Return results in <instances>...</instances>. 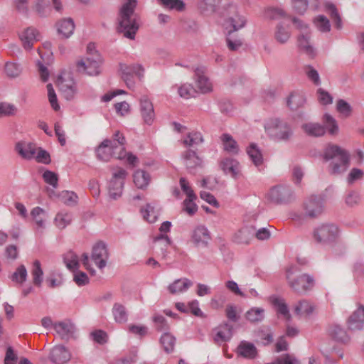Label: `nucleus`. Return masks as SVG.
<instances>
[{
	"label": "nucleus",
	"instance_id": "f257e3e1",
	"mask_svg": "<svg viewBox=\"0 0 364 364\" xmlns=\"http://www.w3.org/2000/svg\"><path fill=\"white\" fill-rule=\"evenodd\" d=\"M124 144V136L119 132H116L112 140L105 139L97 147L95 152L97 159L102 161H108L114 157L118 159H126V161L132 166H136L139 163L138 158L132 153L126 152Z\"/></svg>",
	"mask_w": 364,
	"mask_h": 364
},
{
	"label": "nucleus",
	"instance_id": "f03ea898",
	"mask_svg": "<svg viewBox=\"0 0 364 364\" xmlns=\"http://www.w3.org/2000/svg\"><path fill=\"white\" fill-rule=\"evenodd\" d=\"M323 159L328 163V171L332 175H340L350 166L349 152L336 144H328L323 151Z\"/></svg>",
	"mask_w": 364,
	"mask_h": 364
},
{
	"label": "nucleus",
	"instance_id": "7ed1b4c3",
	"mask_svg": "<svg viewBox=\"0 0 364 364\" xmlns=\"http://www.w3.org/2000/svg\"><path fill=\"white\" fill-rule=\"evenodd\" d=\"M136 5V0H127L122 5L119 12L117 31L122 33L125 38L131 40L134 39L139 28L137 16L134 14Z\"/></svg>",
	"mask_w": 364,
	"mask_h": 364
},
{
	"label": "nucleus",
	"instance_id": "20e7f679",
	"mask_svg": "<svg viewBox=\"0 0 364 364\" xmlns=\"http://www.w3.org/2000/svg\"><path fill=\"white\" fill-rule=\"evenodd\" d=\"M297 265H290L286 269V279L291 290L297 294H305L313 289L314 277L308 274H299Z\"/></svg>",
	"mask_w": 364,
	"mask_h": 364
},
{
	"label": "nucleus",
	"instance_id": "39448f33",
	"mask_svg": "<svg viewBox=\"0 0 364 364\" xmlns=\"http://www.w3.org/2000/svg\"><path fill=\"white\" fill-rule=\"evenodd\" d=\"M265 132L276 140L287 141L292 135V130L287 122L279 119H270L264 125Z\"/></svg>",
	"mask_w": 364,
	"mask_h": 364
},
{
	"label": "nucleus",
	"instance_id": "423d86ee",
	"mask_svg": "<svg viewBox=\"0 0 364 364\" xmlns=\"http://www.w3.org/2000/svg\"><path fill=\"white\" fill-rule=\"evenodd\" d=\"M102 59L99 53H92L90 56H84L75 63L76 70L82 74L95 76L100 73Z\"/></svg>",
	"mask_w": 364,
	"mask_h": 364
},
{
	"label": "nucleus",
	"instance_id": "0eeeda50",
	"mask_svg": "<svg viewBox=\"0 0 364 364\" xmlns=\"http://www.w3.org/2000/svg\"><path fill=\"white\" fill-rule=\"evenodd\" d=\"M292 22L295 28L300 31L297 37L299 48L309 56L314 57L316 50L311 41V33L308 25L296 18H293Z\"/></svg>",
	"mask_w": 364,
	"mask_h": 364
},
{
	"label": "nucleus",
	"instance_id": "6e6552de",
	"mask_svg": "<svg viewBox=\"0 0 364 364\" xmlns=\"http://www.w3.org/2000/svg\"><path fill=\"white\" fill-rule=\"evenodd\" d=\"M119 70L121 72L122 78L129 88H132L134 85L133 80L134 76L137 77L139 80H141L144 77V69L139 64L128 65L126 63H120Z\"/></svg>",
	"mask_w": 364,
	"mask_h": 364
},
{
	"label": "nucleus",
	"instance_id": "1a4fd4ad",
	"mask_svg": "<svg viewBox=\"0 0 364 364\" xmlns=\"http://www.w3.org/2000/svg\"><path fill=\"white\" fill-rule=\"evenodd\" d=\"M127 176V172L124 168H118L113 171L108 186L109 194L111 198L116 199L122 195Z\"/></svg>",
	"mask_w": 364,
	"mask_h": 364
},
{
	"label": "nucleus",
	"instance_id": "9d476101",
	"mask_svg": "<svg viewBox=\"0 0 364 364\" xmlns=\"http://www.w3.org/2000/svg\"><path fill=\"white\" fill-rule=\"evenodd\" d=\"M339 235L338 228L333 224H323L314 232V238L320 242L331 243L336 242Z\"/></svg>",
	"mask_w": 364,
	"mask_h": 364
},
{
	"label": "nucleus",
	"instance_id": "9b49d317",
	"mask_svg": "<svg viewBox=\"0 0 364 364\" xmlns=\"http://www.w3.org/2000/svg\"><path fill=\"white\" fill-rule=\"evenodd\" d=\"M109 254L105 243L97 242L92 247L91 259L97 267L103 269L107 265Z\"/></svg>",
	"mask_w": 364,
	"mask_h": 364
},
{
	"label": "nucleus",
	"instance_id": "f8f14e48",
	"mask_svg": "<svg viewBox=\"0 0 364 364\" xmlns=\"http://www.w3.org/2000/svg\"><path fill=\"white\" fill-rule=\"evenodd\" d=\"M304 209L305 215L314 218L322 213L323 211V199L317 196H311L304 203Z\"/></svg>",
	"mask_w": 364,
	"mask_h": 364
},
{
	"label": "nucleus",
	"instance_id": "ddd939ff",
	"mask_svg": "<svg viewBox=\"0 0 364 364\" xmlns=\"http://www.w3.org/2000/svg\"><path fill=\"white\" fill-rule=\"evenodd\" d=\"M210 240V235L208 228L204 225L196 227L191 235V242L196 247H205Z\"/></svg>",
	"mask_w": 364,
	"mask_h": 364
},
{
	"label": "nucleus",
	"instance_id": "4468645a",
	"mask_svg": "<svg viewBox=\"0 0 364 364\" xmlns=\"http://www.w3.org/2000/svg\"><path fill=\"white\" fill-rule=\"evenodd\" d=\"M15 151L22 159L32 160L38 151V146L31 141L21 140L16 144Z\"/></svg>",
	"mask_w": 364,
	"mask_h": 364
},
{
	"label": "nucleus",
	"instance_id": "2eb2a0df",
	"mask_svg": "<svg viewBox=\"0 0 364 364\" xmlns=\"http://www.w3.org/2000/svg\"><path fill=\"white\" fill-rule=\"evenodd\" d=\"M220 166L224 173L230 175L234 178H237L241 176L240 165L236 159L225 158L220 162Z\"/></svg>",
	"mask_w": 364,
	"mask_h": 364
},
{
	"label": "nucleus",
	"instance_id": "dca6fc26",
	"mask_svg": "<svg viewBox=\"0 0 364 364\" xmlns=\"http://www.w3.org/2000/svg\"><path fill=\"white\" fill-rule=\"evenodd\" d=\"M75 23L71 18H65L59 20L55 23L58 35L60 38H69L74 33Z\"/></svg>",
	"mask_w": 364,
	"mask_h": 364
},
{
	"label": "nucleus",
	"instance_id": "f3484780",
	"mask_svg": "<svg viewBox=\"0 0 364 364\" xmlns=\"http://www.w3.org/2000/svg\"><path fill=\"white\" fill-rule=\"evenodd\" d=\"M50 360L55 364H64L71 358L70 350L63 346H55L50 352Z\"/></svg>",
	"mask_w": 364,
	"mask_h": 364
},
{
	"label": "nucleus",
	"instance_id": "a211bd4d",
	"mask_svg": "<svg viewBox=\"0 0 364 364\" xmlns=\"http://www.w3.org/2000/svg\"><path fill=\"white\" fill-rule=\"evenodd\" d=\"M316 310V305L307 299L299 301L294 306V314L301 318H309Z\"/></svg>",
	"mask_w": 364,
	"mask_h": 364
},
{
	"label": "nucleus",
	"instance_id": "6ab92c4d",
	"mask_svg": "<svg viewBox=\"0 0 364 364\" xmlns=\"http://www.w3.org/2000/svg\"><path fill=\"white\" fill-rule=\"evenodd\" d=\"M196 86L202 93H207L213 90L212 82L205 75V69L198 68L195 70Z\"/></svg>",
	"mask_w": 364,
	"mask_h": 364
},
{
	"label": "nucleus",
	"instance_id": "aec40b11",
	"mask_svg": "<svg viewBox=\"0 0 364 364\" xmlns=\"http://www.w3.org/2000/svg\"><path fill=\"white\" fill-rule=\"evenodd\" d=\"M289 197V190L282 186H275L271 188L267 194V199L274 203H284L288 201Z\"/></svg>",
	"mask_w": 364,
	"mask_h": 364
},
{
	"label": "nucleus",
	"instance_id": "412c9836",
	"mask_svg": "<svg viewBox=\"0 0 364 364\" xmlns=\"http://www.w3.org/2000/svg\"><path fill=\"white\" fill-rule=\"evenodd\" d=\"M57 85L67 100L73 98L76 92L75 84L73 79L60 76L57 80Z\"/></svg>",
	"mask_w": 364,
	"mask_h": 364
},
{
	"label": "nucleus",
	"instance_id": "4be33fe9",
	"mask_svg": "<svg viewBox=\"0 0 364 364\" xmlns=\"http://www.w3.org/2000/svg\"><path fill=\"white\" fill-rule=\"evenodd\" d=\"M140 113L144 122L151 125L155 119V113L152 103L146 97L140 100Z\"/></svg>",
	"mask_w": 364,
	"mask_h": 364
},
{
	"label": "nucleus",
	"instance_id": "5701e85b",
	"mask_svg": "<svg viewBox=\"0 0 364 364\" xmlns=\"http://www.w3.org/2000/svg\"><path fill=\"white\" fill-rule=\"evenodd\" d=\"M20 39L24 48L31 49L33 43L40 39L38 31L34 28H28L20 34Z\"/></svg>",
	"mask_w": 364,
	"mask_h": 364
},
{
	"label": "nucleus",
	"instance_id": "b1692460",
	"mask_svg": "<svg viewBox=\"0 0 364 364\" xmlns=\"http://www.w3.org/2000/svg\"><path fill=\"white\" fill-rule=\"evenodd\" d=\"M348 327L350 330H360L364 324V306L359 307L347 320Z\"/></svg>",
	"mask_w": 364,
	"mask_h": 364
},
{
	"label": "nucleus",
	"instance_id": "393cba45",
	"mask_svg": "<svg viewBox=\"0 0 364 364\" xmlns=\"http://www.w3.org/2000/svg\"><path fill=\"white\" fill-rule=\"evenodd\" d=\"M223 149L225 151L236 155L239 153L240 148L237 142L229 134H223L220 136Z\"/></svg>",
	"mask_w": 364,
	"mask_h": 364
},
{
	"label": "nucleus",
	"instance_id": "a878e982",
	"mask_svg": "<svg viewBox=\"0 0 364 364\" xmlns=\"http://www.w3.org/2000/svg\"><path fill=\"white\" fill-rule=\"evenodd\" d=\"M30 215L38 228L43 229L46 228L47 213L44 209L38 206L35 207L31 210Z\"/></svg>",
	"mask_w": 364,
	"mask_h": 364
},
{
	"label": "nucleus",
	"instance_id": "bb28decb",
	"mask_svg": "<svg viewBox=\"0 0 364 364\" xmlns=\"http://www.w3.org/2000/svg\"><path fill=\"white\" fill-rule=\"evenodd\" d=\"M182 159L184 165L190 169L200 166L202 164L201 159L192 150L184 151Z\"/></svg>",
	"mask_w": 364,
	"mask_h": 364
},
{
	"label": "nucleus",
	"instance_id": "cd10ccee",
	"mask_svg": "<svg viewBox=\"0 0 364 364\" xmlns=\"http://www.w3.org/2000/svg\"><path fill=\"white\" fill-rule=\"evenodd\" d=\"M151 177L146 171L138 169L133 174V181L138 188L144 189L149 184Z\"/></svg>",
	"mask_w": 364,
	"mask_h": 364
},
{
	"label": "nucleus",
	"instance_id": "c85d7f7f",
	"mask_svg": "<svg viewBox=\"0 0 364 364\" xmlns=\"http://www.w3.org/2000/svg\"><path fill=\"white\" fill-rule=\"evenodd\" d=\"M193 285V282L186 278H183L174 281L168 286V290L171 294H176L186 291Z\"/></svg>",
	"mask_w": 364,
	"mask_h": 364
},
{
	"label": "nucleus",
	"instance_id": "c756f323",
	"mask_svg": "<svg viewBox=\"0 0 364 364\" xmlns=\"http://www.w3.org/2000/svg\"><path fill=\"white\" fill-rule=\"evenodd\" d=\"M291 37V32L288 28L285 26L282 23H279L277 25L274 38L276 41L280 44H285L289 40Z\"/></svg>",
	"mask_w": 364,
	"mask_h": 364
},
{
	"label": "nucleus",
	"instance_id": "7c9ffc66",
	"mask_svg": "<svg viewBox=\"0 0 364 364\" xmlns=\"http://www.w3.org/2000/svg\"><path fill=\"white\" fill-rule=\"evenodd\" d=\"M228 14H232L228 19V22H230L232 26V31H237L245 26L246 19L244 16H240L237 13L235 7L232 6H230Z\"/></svg>",
	"mask_w": 364,
	"mask_h": 364
},
{
	"label": "nucleus",
	"instance_id": "2f4dec72",
	"mask_svg": "<svg viewBox=\"0 0 364 364\" xmlns=\"http://www.w3.org/2000/svg\"><path fill=\"white\" fill-rule=\"evenodd\" d=\"M237 353L245 358H254L257 355L255 346L249 342L242 341L237 348Z\"/></svg>",
	"mask_w": 364,
	"mask_h": 364
},
{
	"label": "nucleus",
	"instance_id": "473e14b6",
	"mask_svg": "<svg viewBox=\"0 0 364 364\" xmlns=\"http://www.w3.org/2000/svg\"><path fill=\"white\" fill-rule=\"evenodd\" d=\"M306 102L304 95L299 92H292L287 100V106L292 110H296Z\"/></svg>",
	"mask_w": 364,
	"mask_h": 364
},
{
	"label": "nucleus",
	"instance_id": "72a5a7b5",
	"mask_svg": "<svg viewBox=\"0 0 364 364\" xmlns=\"http://www.w3.org/2000/svg\"><path fill=\"white\" fill-rule=\"evenodd\" d=\"M114 320L118 323H124L128 320V314L125 307L119 303L114 304L112 310Z\"/></svg>",
	"mask_w": 364,
	"mask_h": 364
},
{
	"label": "nucleus",
	"instance_id": "f704fd0d",
	"mask_svg": "<svg viewBox=\"0 0 364 364\" xmlns=\"http://www.w3.org/2000/svg\"><path fill=\"white\" fill-rule=\"evenodd\" d=\"M71 221L72 216L69 213L60 211L55 215L53 223L57 228L63 230L69 225Z\"/></svg>",
	"mask_w": 364,
	"mask_h": 364
},
{
	"label": "nucleus",
	"instance_id": "c9c22d12",
	"mask_svg": "<svg viewBox=\"0 0 364 364\" xmlns=\"http://www.w3.org/2000/svg\"><path fill=\"white\" fill-rule=\"evenodd\" d=\"M302 129L306 134L312 136H321L325 133L324 127L318 123L304 124Z\"/></svg>",
	"mask_w": 364,
	"mask_h": 364
},
{
	"label": "nucleus",
	"instance_id": "e433bc0d",
	"mask_svg": "<svg viewBox=\"0 0 364 364\" xmlns=\"http://www.w3.org/2000/svg\"><path fill=\"white\" fill-rule=\"evenodd\" d=\"M232 336V328L228 324L225 323L224 326H220L217 329V333L214 337V341L217 343L227 341L230 339Z\"/></svg>",
	"mask_w": 364,
	"mask_h": 364
},
{
	"label": "nucleus",
	"instance_id": "4c0bfd02",
	"mask_svg": "<svg viewBox=\"0 0 364 364\" xmlns=\"http://www.w3.org/2000/svg\"><path fill=\"white\" fill-rule=\"evenodd\" d=\"M141 213L144 220L150 223H155L159 218V210L151 204H146L141 209Z\"/></svg>",
	"mask_w": 364,
	"mask_h": 364
},
{
	"label": "nucleus",
	"instance_id": "58836bf2",
	"mask_svg": "<svg viewBox=\"0 0 364 364\" xmlns=\"http://www.w3.org/2000/svg\"><path fill=\"white\" fill-rule=\"evenodd\" d=\"M272 304L277 308L279 314L282 315L286 319L289 320L291 315L289 314V308L285 301L279 297H272L271 299Z\"/></svg>",
	"mask_w": 364,
	"mask_h": 364
},
{
	"label": "nucleus",
	"instance_id": "ea45409f",
	"mask_svg": "<svg viewBox=\"0 0 364 364\" xmlns=\"http://www.w3.org/2000/svg\"><path fill=\"white\" fill-rule=\"evenodd\" d=\"M176 338L170 333H164L160 339V343L164 348V350L167 353H172L174 350L176 345Z\"/></svg>",
	"mask_w": 364,
	"mask_h": 364
},
{
	"label": "nucleus",
	"instance_id": "a19ab883",
	"mask_svg": "<svg viewBox=\"0 0 364 364\" xmlns=\"http://www.w3.org/2000/svg\"><path fill=\"white\" fill-rule=\"evenodd\" d=\"M247 153L255 166H258L262 164V154L260 150L257 148L256 144H251L247 148Z\"/></svg>",
	"mask_w": 364,
	"mask_h": 364
},
{
	"label": "nucleus",
	"instance_id": "79ce46f5",
	"mask_svg": "<svg viewBox=\"0 0 364 364\" xmlns=\"http://www.w3.org/2000/svg\"><path fill=\"white\" fill-rule=\"evenodd\" d=\"M28 276L26 268L24 265L18 266L11 275L10 279L16 284L21 286L26 280Z\"/></svg>",
	"mask_w": 364,
	"mask_h": 364
},
{
	"label": "nucleus",
	"instance_id": "37998d69",
	"mask_svg": "<svg viewBox=\"0 0 364 364\" xmlns=\"http://www.w3.org/2000/svg\"><path fill=\"white\" fill-rule=\"evenodd\" d=\"M63 260L67 268L71 271L74 272L80 267L79 259L73 252L70 251L65 254Z\"/></svg>",
	"mask_w": 364,
	"mask_h": 364
},
{
	"label": "nucleus",
	"instance_id": "c03bdc74",
	"mask_svg": "<svg viewBox=\"0 0 364 364\" xmlns=\"http://www.w3.org/2000/svg\"><path fill=\"white\" fill-rule=\"evenodd\" d=\"M31 274L33 284L36 287H40L43 282V272L39 261L36 260L33 262Z\"/></svg>",
	"mask_w": 364,
	"mask_h": 364
},
{
	"label": "nucleus",
	"instance_id": "a18cd8bd",
	"mask_svg": "<svg viewBox=\"0 0 364 364\" xmlns=\"http://www.w3.org/2000/svg\"><path fill=\"white\" fill-rule=\"evenodd\" d=\"M315 27L321 32L326 33L331 30V24L328 19L323 16L318 15L313 20Z\"/></svg>",
	"mask_w": 364,
	"mask_h": 364
},
{
	"label": "nucleus",
	"instance_id": "49530a36",
	"mask_svg": "<svg viewBox=\"0 0 364 364\" xmlns=\"http://www.w3.org/2000/svg\"><path fill=\"white\" fill-rule=\"evenodd\" d=\"M202 134L198 132H189L183 139V144L187 146H193L203 142Z\"/></svg>",
	"mask_w": 364,
	"mask_h": 364
},
{
	"label": "nucleus",
	"instance_id": "de8ad7c7",
	"mask_svg": "<svg viewBox=\"0 0 364 364\" xmlns=\"http://www.w3.org/2000/svg\"><path fill=\"white\" fill-rule=\"evenodd\" d=\"M253 235L248 228H243L234 235V241L237 244H249Z\"/></svg>",
	"mask_w": 364,
	"mask_h": 364
},
{
	"label": "nucleus",
	"instance_id": "09e8293b",
	"mask_svg": "<svg viewBox=\"0 0 364 364\" xmlns=\"http://www.w3.org/2000/svg\"><path fill=\"white\" fill-rule=\"evenodd\" d=\"M329 332L331 336L337 341L346 343L349 340L346 332L338 326H332Z\"/></svg>",
	"mask_w": 364,
	"mask_h": 364
},
{
	"label": "nucleus",
	"instance_id": "8fccbe9b",
	"mask_svg": "<svg viewBox=\"0 0 364 364\" xmlns=\"http://www.w3.org/2000/svg\"><path fill=\"white\" fill-rule=\"evenodd\" d=\"M54 329L62 338H65L72 333L73 326L70 322H58L54 324Z\"/></svg>",
	"mask_w": 364,
	"mask_h": 364
},
{
	"label": "nucleus",
	"instance_id": "3c124183",
	"mask_svg": "<svg viewBox=\"0 0 364 364\" xmlns=\"http://www.w3.org/2000/svg\"><path fill=\"white\" fill-rule=\"evenodd\" d=\"M325 7L327 11L329 12L330 16L335 23V26L338 29L342 27L341 18L338 13V11L334 4L327 2L325 4Z\"/></svg>",
	"mask_w": 364,
	"mask_h": 364
},
{
	"label": "nucleus",
	"instance_id": "603ef678",
	"mask_svg": "<svg viewBox=\"0 0 364 364\" xmlns=\"http://www.w3.org/2000/svg\"><path fill=\"white\" fill-rule=\"evenodd\" d=\"M264 309L262 308H252L247 311L245 316L246 318L251 322L259 321L264 317Z\"/></svg>",
	"mask_w": 364,
	"mask_h": 364
},
{
	"label": "nucleus",
	"instance_id": "864d4df0",
	"mask_svg": "<svg viewBox=\"0 0 364 364\" xmlns=\"http://www.w3.org/2000/svg\"><path fill=\"white\" fill-rule=\"evenodd\" d=\"M21 70V66L16 63L8 62L5 65V73L9 77L14 78L18 77Z\"/></svg>",
	"mask_w": 364,
	"mask_h": 364
},
{
	"label": "nucleus",
	"instance_id": "5fc2aeb1",
	"mask_svg": "<svg viewBox=\"0 0 364 364\" xmlns=\"http://www.w3.org/2000/svg\"><path fill=\"white\" fill-rule=\"evenodd\" d=\"M161 4L166 8L182 11L185 9V4L182 0H159Z\"/></svg>",
	"mask_w": 364,
	"mask_h": 364
},
{
	"label": "nucleus",
	"instance_id": "6e6d98bb",
	"mask_svg": "<svg viewBox=\"0 0 364 364\" xmlns=\"http://www.w3.org/2000/svg\"><path fill=\"white\" fill-rule=\"evenodd\" d=\"M16 107L9 102H0V117L14 115Z\"/></svg>",
	"mask_w": 364,
	"mask_h": 364
},
{
	"label": "nucleus",
	"instance_id": "4d7b16f0",
	"mask_svg": "<svg viewBox=\"0 0 364 364\" xmlns=\"http://www.w3.org/2000/svg\"><path fill=\"white\" fill-rule=\"evenodd\" d=\"M220 0H201L199 3V8L203 12H213Z\"/></svg>",
	"mask_w": 364,
	"mask_h": 364
},
{
	"label": "nucleus",
	"instance_id": "13d9d810",
	"mask_svg": "<svg viewBox=\"0 0 364 364\" xmlns=\"http://www.w3.org/2000/svg\"><path fill=\"white\" fill-rule=\"evenodd\" d=\"M128 331L135 336L143 337L148 333V328L146 326L140 324H129Z\"/></svg>",
	"mask_w": 364,
	"mask_h": 364
},
{
	"label": "nucleus",
	"instance_id": "bf43d9fd",
	"mask_svg": "<svg viewBox=\"0 0 364 364\" xmlns=\"http://www.w3.org/2000/svg\"><path fill=\"white\" fill-rule=\"evenodd\" d=\"M305 73L309 80L316 85H318L321 82L318 73L312 66L308 65L304 68Z\"/></svg>",
	"mask_w": 364,
	"mask_h": 364
},
{
	"label": "nucleus",
	"instance_id": "052dcab7",
	"mask_svg": "<svg viewBox=\"0 0 364 364\" xmlns=\"http://www.w3.org/2000/svg\"><path fill=\"white\" fill-rule=\"evenodd\" d=\"M46 87L48 90V97L49 102L53 109L55 111H58L60 109V106L58 103L57 96L53 90V85L51 84H48Z\"/></svg>",
	"mask_w": 364,
	"mask_h": 364
},
{
	"label": "nucleus",
	"instance_id": "680f3d73",
	"mask_svg": "<svg viewBox=\"0 0 364 364\" xmlns=\"http://www.w3.org/2000/svg\"><path fill=\"white\" fill-rule=\"evenodd\" d=\"M196 198H187L183 201V210L190 215L195 214L198 210L196 204L194 200Z\"/></svg>",
	"mask_w": 364,
	"mask_h": 364
},
{
	"label": "nucleus",
	"instance_id": "e2e57ef3",
	"mask_svg": "<svg viewBox=\"0 0 364 364\" xmlns=\"http://www.w3.org/2000/svg\"><path fill=\"white\" fill-rule=\"evenodd\" d=\"M60 197L63 202L67 205H72L77 202V196L73 191H64Z\"/></svg>",
	"mask_w": 364,
	"mask_h": 364
},
{
	"label": "nucleus",
	"instance_id": "0e129e2a",
	"mask_svg": "<svg viewBox=\"0 0 364 364\" xmlns=\"http://www.w3.org/2000/svg\"><path fill=\"white\" fill-rule=\"evenodd\" d=\"M33 159H35L38 163L45 164H48L50 162L49 154L46 151L39 147H38V151H36V154H35Z\"/></svg>",
	"mask_w": 364,
	"mask_h": 364
},
{
	"label": "nucleus",
	"instance_id": "69168bd1",
	"mask_svg": "<svg viewBox=\"0 0 364 364\" xmlns=\"http://www.w3.org/2000/svg\"><path fill=\"white\" fill-rule=\"evenodd\" d=\"M317 98L318 102L323 105L331 104L333 102L331 95L321 88L317 90Z\"/></svg>",
	"mask_w": 364,
	"mask_h": 364
},
{
	"label": "nucleus",
	"instance_id": "338daca9",
	"mask_svg": "<svg viewBox=\"0 0 364 364\" xmlns=\"http://www.w3.org/2000/svg\"><path fill=\"white\" fill-rule=\"evenodd\" d=\"M196 90L190 84H184L178 88V94L181 97L188 99L193 96Z\"/></svg>",
	"mask_w": 364,
	"mask_h": 364
},
{
	"label": "nucleus",
	"instance_id": "774afa93",
	"mask_svg": "<svg viewBox=\"0 0 364 364\" xmlns=\"http://www.w3.org/2000/svg\"><path fill=\"white\" fill-rule=\"evenodd\" d=\"M323 119L329 133L331 134H336L338 128L336 120L329 114H325Z\"/></svg>",
	"mask_w": 364,
	"mask_h": 364
}]
</instances>
